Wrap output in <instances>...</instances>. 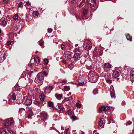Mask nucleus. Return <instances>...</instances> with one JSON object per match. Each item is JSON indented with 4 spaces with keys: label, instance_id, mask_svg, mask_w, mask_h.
<instances>
[{
    "label": "nucleus",
    "instance_id": "11",
    "mask_svg": "<svg viewBox=\"0 0 134 134\" xmlns=\"http://www.w3.org/2000/svg\"><path fill=\"white\" fill-rule=\"evenodd\" d=\"M80 53H75L72 58H74L75 60H77L80 58Z\"/></svg>",
    "mask_w": 134,
    "mask_h": 134
},
{
    "label": "nucleus",
    "instance_id": "41",
    "mask_svg": "<svg viewBox=\"0 0 134 134\" xmlns=\"http://www.w3.org/2000/svg\"><path fill=\"white\" fill-rule=\"evenodd\" d=\"M76 107L78 108H80L81 107V105L79 103H76Z\"/></svg>",
    "mask_w": 134,
    "mask_h": 134
},
{
    "label": "nucleus",
    "instance_id": "37",
    "mask_svg": "<svg viewBox=\"0 0 134 134\" xmlns=\"http://www.w3.org/2000/svg\"><path fill=\"white\" fill-rule=\"evenodd\" d=\"M103 121H100L99 122V125L100 126H102L103 124Z\"/></svg>",
    "mask_w": 134,
    "mask_h": 134
},
{
    "label": "nucleus",
    "instance_id": "23",
    "mask_svg": "<svg viewBox=\"0 0 134 134\" xmlns=\"http://www.w3.org/2000/svg\"><path fill=\"white\" fill-rule=\"evenodd\" d=\"M55 96L59 100H60L62 97V96L61 94H55Z\"/></svg>",
    "mask_w": 134,
    "mask_h": 134
},
{
    "label": "nucleus",
    "instance_id": "21",
    "mask_svg": "<svg viewBox=\"0 0 134 134\" xmlns=\"http://www.w3.org/2000/svg\"><path fill=\"white\" fill-rule=\"evenodd\" d=\"M67 113L69 115H72L74 113L73 110L72 109L68 110Z\"/></svg>",
    "mask_w": 134,
    "mask_h": 134
},
{
    "label": "nucleus",
    "instance_id": "39",
    "mask_svg": "<svg viewBox=\"0 0 134 134\" xmlns=\"http://www.w3.org/2000/svg\"><path fill=\"white\" fill-rule=\"evenodd\" d=\"M111 97L112 98H114L115 97V94L114 93H110Z\"/></svg>",
    "mask_w": 134,
    "mask_h": 134
},
{
    "label": "nucleus",
    "instance_id": "44",
    "mask_svg": "<svg viewBox=\"0 0 134 134\" xmlns=\"http://www.w3.org/2000/svg\"><path fill=\"white\" fill-rule=\"evenodd\" d=\"M43 75L44 74L45 76H46L48 75V73H46L45 71H43Z\"/></svg>",
    "mask_w": 134,
    "mask_h": 134
},
{
    "label": "nucleus",
    "instance_id": "30",
    "mask_svg": "<svg viewBox=\"0 0 134 134\" xmlns=\"http://www.w3.org/2000/svg\"><path fill=\"white\" fill-rule=\"evenodd\" d=\"M80 50L78 48H76L74 50V52L76 53H77L80 52Z\"/></svg>",
    "mask_w": 134,
    "mask_h": 134
},
{
    "label": "nucleus",
    "instance_id": "60",
    "mask_svg": "<svg viewBox=\"0 0 134 134\" xmlns=\"http://www.w3.org/2000/svg\"><path fill=\"white\" fill-rule=\"evenodd\" d=\"M78 44H75V46L76 47H77L78 46Z\"/></svg>",
    "mask_w": 134,
    "mask_h": 134
},
{
    "label": "nucleus",
    "instance_id": "27",
    "mask_svg": "<svg viewBox=\"0 0 134 134\" xmlns=\"http://www.w3.org/2000/svg\"><path fill=\"white\" fill-rule=\"evenodd\" d=\"M86 59L85 58L83 57L81 59L80 62L81 63L83 64L86 63Z\"/></svg>",
    "mask_w": 134,
    "mask_h": 134
},
{
    "label": "nucleus",
    "instance_id": "61",
    "mask_svg": "<svg viewBox=\"0 0 134 134\" xmlns=\"http://www.w3.org/2000/svg\"><path fill=\"white\" fill-rule=\"evenodd\" d=\"M71 117L73 118V117H76V116H75L74 115H72Z\"/></svg>",
    "mask_w": 134,
    "mask_h": 134
},
{
    "label": "nucleus",
    "instance_id": "57",
    "mask_svg": "<svg viewBox=\"0 0 134 134\" xmlns=\"http://www.w3.org/2000/svg\"><path fill=\"white\" fill-rule=\"evenodd\" d=\"M63 82L65 83L66 82V81L65 80H64L63 81Z\"/></svg>",
    "mask_w": 134,
    "mask_h": 134
},
{
    "label": "nucleus",
    "instance_id": "59",
    "mask_svg": "<svg viewBox=\"0 0 134 134\" xmlns=\"http://www.w3.org/2000/svg\"><path fill=\"white\" fill-rule=\"evenodd\" d=\"M71 92H69V94H68L67 95L68 96H69V95H71Z\"/></svg>",
    "mask_w": 134,
    "mask_h": 134
},
{
    "label": "nucleus",
    "instance_id": "53",
    "mask_svg": "<svg viewBox=\"0 0 134 134\" xmlns=\"http://www.w3.org/2000/svg\"><path fill=\"white\" fill-rule=\"evenodd\" d=\"M110 109H112V111L114 110V108L112 107H110Z\"/></svg>",
    "mask_w": 134,
    "mask_h": 134
},
{
    "label": "nucleus",
    "instance_id": "63",
    "mask_svg": "<svg viewBox=\"0 0 134 134\" xmlns=\"http://www.w3.org/2000/svg\"><path fill=\"white\" fill-rule=\"evenodd\" d=\"M1 29H0V34H1Z\"/></svg>",
    "mask_w": 134,
    "mask_h": 134
},
{
    "label": "nucleus",
    "instance_id": "58",
    "mask_svg": "<svg viewBox=\"0 0 134 134\" xmlns=\"http://www.w3.org/2000/svg\"><path fill=\"white\" fill-rule=\"evenodd\" d=\"M29 66L31 68V69H33L32 66L31 64L30 65H29Z\"/></svg>",
    "mask_w": 134,
    "mask_h": 134
},
{
    "label": "nucleus",
    "instance_id": "42",
    "mask_svg": "<svg viewBox=\"0 0 134 134\" xmlns=\"http://www.w3.org/2000/svg\"><path fill=\"white\" fill-rule=\"evenodd\" d=\"M39 14L36 11L34 12V15L35 16H38V15Z\"/></svg>",
    "mask_w": 134,
    "mask_h": 134
},
{
    "label": "nucleus",
    "instance_id": "51",
    "mask_svg": "<svg viewBox=\"0 0 134 134\" xmlns=\"http://www.w3.org/2000/svg\"><path fill=\"white\" fill-rule=\"evenodd\" d=\"M48 32L49 33H51L52 32V30L50 28V29H49L48 30Z\"/></svg>",
    "mask_w": 134,
    "mask_h": 134
},
{
    "label": "nucleus",
    "instance_id": "5",
    "mask_svg": "<svg viewBox=\"0 0 134 134\" xmlns=\"http://www.w3.org/2000/svg\"><path fill=\"white\" fill-rule=\"evenodd\" d=\"M110 106H102L99 108V113H101L102 111H104L106 114V112L108 110H110Z\"/></svg>",
    "mask_w": 134,
    "mask_h": 134
},
{
    "label": "nucleus",
    "instance_id": "4",
    "mask_svg": "<svg viewBox=\"0 0 134 134\" xmlns=\"http://www.w3.org/2000/svg\"><path fill=\"white\" fill-rule=\"evenodd\" d=\"M86 1L91 7L95 6V8H97V5L96 6V0H86Z\"/></svg>",
    "mask_w": 134,
    "mask_h": 134
},
{
    "label": "nucleus",
    "instance_id": "46",
    "mask_svg": "<svg viewBox=\"0 0 134 134\" xmlns=\"http://www.w3.org/2000/svg\"><path fill=\"white\" fill-rule=\"evenodd\" d=\"M68 129H66L64 131V134H68Z\"/></svg>",
    "mask_w": 134,
    "mask_h": 134
},
{
    "label": "nucleus",
    "instance_id": "28",
    "mask_svg": "<svg viewBox=\"0 0 134 134\" xmlns=\"http://www.w3.org/2000/svg\"><path fill=\"white\" fill-rule=\"evenodd\" d=\"M48 105L50 107H52L53 105V103L52 102H49L47 103Z\"/></svg>",
    "mask_w": 134,
    "mask_h": 134
},
{
    "label": "nucleus",
    "instance_id": "36",
    "mask_svg": "<svg viewBox=\"0 0 134 134\" xmlns=\"http://www.w3.org/2000/svg\"><path fill=\"white\" fill-rule=\"evenodd\" d=\"M84 85V83L83 82H78V83L77 85L79 86H83Z\"/></svg>",
    "mask_w": 134,
    "mask_h": 134
},
{
    "label": "nucleus",
    "instance_id": "33",
    "mask_svg": "<svg viewBox=\"0 0 134 134\" xmlns=\"http://www.w3.org/2000/svg\"><path fill=\"white\" fill-rule=\"evenodd\" d=\"M13 18V19L15 20H18V14H15Z\"/></svg>",
    "mask_w": 134,
    "mask_h": 134
},
{
    "label": "nucleus",
    "instance_id": "14",
    "mask_svg": "<svg viewBox=\"0 0 134 134\" xmlns=\"http://www.w3.org/2000/svg\"><path fill=\"white\" fill-rule=\"evenodd\" d=\"M92 61L91 59L89 58H88L86 60L85 64L88 66H90L92 64Z\"/></svg>",
    "mask_w": 134,
    "mask_h": 134
},
{
    "label": "nucleus",
    "instance_id": "9",
    "mask_svg": "<svg viewBox=\"0 0 134 134\" xmlns=\"http://www.w3.org/2000/svg\"><path fill=\"white\" fill-rule=\"evenodd\" d=\"M5 54L2 52H0V63L2 62L5 59Z\"/></svg>",
    "mask_w": 134,
    "mask_h": 134
},
{
    "label": "nucleus",
    "instance_id": "38",
    "mask_svg": "<svg viewBox=\"0 0 134 134\" xmlns=\"http://www.w3.org/2000/svg\"><path fill=\"white\" fill-rule=\"evenodd\" d=\"M61 49L63 50H65V47L64 45L63 44L61 45Z\"/></svg>",
    "mask_w": 134,
    "mask_h": 134
},
{
    "label": "nucleus",
    "instance_id": "2",
    "mask_svg": "<svg viewBox=\"0 0 134 134\" xmlns=\"http://www.w3.org/2000/svg\"><path fill=\"white\" fill-rule=\"evenodd\" d=\"M44 79V77L43 75V73L42 72H40L38 73L37 75L35 80V82L36 83H38L40 81H41V83L42 84Z\"/></svg>",
    "mask_w": 134,
    "mask_h": 134
},
{
    "label": "nucleus",
    "instance_id": "3",
    "mask_svg": "<svg viewBox=\"0 0 134 134\" xmlns=\"http://www.w3.org/2000/svg\"><path fill=\"white\" fill-rule=\"evenodd\" d=\"M83 47L85 50H88L91 49L92 47V44L90 41L88 40H86L84 41Z\"/></svg>",
    "mask_w": 134,
    "mask_h": 134
},
{
    "label": "nucleus",
    "instance_id": "56",
    "mask_svg": "<svg viewBox=\"0 0 134 134\" xmlns=\"http://www.w3.org/2000/svg\"><path fill=\"white\" fill-rule=\"evenodd\" d=\"M3 2L4 3H7V2H8V0H3Z\"/></svg>",
    "mask_w": 134,
    "mask_h": 134
},
{
    "label": "nucleus",
    "instance_id": "22",
    "mask_svg": "<svg viewBox=\"0 0 134 134\" xmlns=\"http://www.w3.org/2000/svg\"><path fill=\"white\" fill-rule=\"evenodd\" d=\"M130 75L131 76V78L132 79L134 78V70H132L130 72Z\"/></svg>",
    "mask_w": 134,
    "mask_h": 134
},
{
    "label": "nucleus",
    "instance_id": "13",
    "mask_svg": "<svg viewBox=\"0 0 134 134\" xmlns=\"http://www.w3.org/2000/svg\"><path fill=\"white\" fill-rule=\"evenodd\" d=\"M27 113L29 116L28 117H31L33 115L32 110L30 108H28Z\"/></svg>",
    "mask_w": 134,
    "mask_h": 134
},
{
    "label": "nucleus",
    "instance_id": "34",
    "mask_svg": "<svg viewBox=\"0 0 134 134\" xmlns=\"http://www.w3.org/2000/svg\"><path fill=\"white\" fill-rule=\"evenodd\" d=\"M42 40H41L40 41V42H41V43H40V45L42 47H44L43 44L44 43V42H42Z\"/></svg>",
    "mask_w": 134,
    "mask_h": 134
},
{
    "label": "nucleus",
    "instance_id": "19",
    "mask_svg": "<svg viewBox=\"0 0 134 134\" xmlns=\"http://www.w3.org/2000/svg\"><path fill=\"white\" fill-rule=\"evenodd\" d=\"M119 75V72L116 71H114L113 73V76L115 77H117Z\"/></svg>",
    "mask_w": 134,
    "mask_h": 134
},
{
    "label": "nucleus",
    "instance_id": "40",
    "mask_svg": "<svg viewBox=\"0 0 134 134\" xmlns=\"http://www.w3.org/2000/svg\"><path fill=\"white\" fill-rule=\"evenodd\" d=\"M6 22L5 20H3L2 21L1 23V25L2 26L6 24Z\"/></svg>",
    "mask_w": 134,
    "mask_h": 134
},
{
    "label": "nucleus",
    "instance_id": "54",
    "mask_svg": "<svg viewBox=\"0 0 134 134\" xmlns=\"http://www.w3.org/2000/svg\"><path fill=\"white\" fill-rule=\"evenodd\" d=\"M132 123V122L131 121H128L127 122V124L128 125H130Z\"/></svg>",
    "mask_w": 134,
    "mask_h": 134
},
{
    "label": "nucleus",
    "instance_id": "43",
    "mask_svg": "<svg viewBox=\"0 0 134 134\" xmlns=\"http://www.w3.org/2000/svg\"><path fill=\"white\" fill-rule=\"evenodd\" d=\"M97 90L96 89H95L93 91V92L94 93V94H95L96 93H97Z\"/></svg>",
    "mask_w": 134,
    "mask_h": 134
},
{
    "label": "nucleus",
    "instance_id": "1",
    "mask_svg": "<svg viewBox=\"0 0 134 134\" xmlns=\"http://www.w3.org/2000/svg\"><path fill=\"white\" fill-rule=\"evenodd\" d=\"M88 77L89 81L92 83L96 82L98 77L97 74L93 71H91L89 72Z\"/></svg>",
    "mask_w": 134,
    "mask_h": 134
},
{
    "label": "nucleus",
    "instance_id": "12",
    "mask_svg": "<svg viewBox=\"0 0 134 134\" xmlns=\"http://www.w3.org/2000/svg\"><path fill=\"white\" fill-rule=\"evenodd\" d=\"M88 13V11L87 10L85 9H84L83 10V12L82 13V19H86L87 18L86 15Z\"/></svg>",
    "mask_w": 134,
    "mask_h": 134
},
{
    "label": "nucleus",
    "instance_id": "31",
    "mask_svg": "<svg viewBox=\"0 0 134 134\" xmlns=\"http://www.w3.org/2000/svg\"><path fill=\"white\" fill-rule=\"evenodd\" d=\"M110 93H114V91L113 86L112 85L110 86Z\"/></svg>",
    "mask_w": 134,
    "mask_h": 134
},
{
    "label": "nucleus",
    "instance_id": "50",
    "mask_svg": "<svg viewBox=\"0 0 134 134\" xmlns=\"http://www.w3.org/2000/svg\"><path fill=\"white\" fill-rule=\"evenodd\" d=\"M23 3L22 2H20L19 4H18V7H19L21 6L22 5Z\"/></svg>",
    "mask_w": 134,
    "mask_h": 134
},
{
    "label": "nucleus",
    "instance_id": "20",
    "mask_svg": "<svg viewBox=\"0 0 134 134\" xmlns=\"http://www.w3.org/2000/svg\"><path fill=\"white\" fill-rule=\"evenodd\" d=\"M104 66L106 68H110L111 67V65L108 63H107L105 64Z\"/></svg>",
    "mask_w": 134,
    "mask_h": 134
},
{
    "label": "nucleus",
    "instance_id": "24",
    "mask_svg": "<svg viewBox=\"0 0 134 134\" xmlns=\"http://www.w3.org/2000/svg\"><path fill=\"white\" fill-rule=\"evenodd\" d=\"M34 104L37 105L39 107H41L42 105L40 104L39 102L37 101H35L34 102Z\"/></svg>",
    "mask_w": 134,
    "mask_h": 134
},
{
    "label": "nucleus",
    "instance_id": "47",
    "mask_svg": "<svg viewBox=\"0 0 134 134\" xmlns=\"http://www.w3.org/2000/svg\"><path fill=\"white\" fill-rule=\"evenodd\" d=\"M30 5V2L29 1L27 2L26 3V5H27L29 6Z\"/></svg>",
    "mask_w": 134,
    "mask_h": 134
},
{
    "label": "nucleus",
    "instance_id": "32",
    "mask_svg": "<svg viewBox=\"0 0 134 134\" xmlns=\"http://www.w3.org/2000/svg\"><path fill=\"white\" fill-rule=\"evenodd\" d=\"M11 98L13 100H15L16 99V95L15 94L13 93L12 94L11 97Z\"/></svg>",
    "mask_w": 134,
    "mask_h": 134
},
{
    "label": "nucleus",
    "instance_id": "16",
    "mask_svg": "<svg viewBox=\"0 0 134 134\" xmlns=\"http://www.w3.org/2000/svg\"><path fill=\"white\" fill-rule=\"evenodd\" d=\"M53 89V87L52 86H49L48 87H47L45 90V91L46 92H48L52 90Z\"/></svg>",
    "mask_w": 134,
    "mask_h": 134
},
{
    "label": "nucleus",
    "instance_id": "35",
    "mask_svg": "<svg viewBox=\"0 0 134 134\" xmlns=\"http://www.w3.org/2000/svg\"><path fill=\"white\" fill-rule=\"evenodd\" d=\"M44 63L45 64H47L48 63V59L46 58L44 59Z\"/></svg>",
    "mask_w": 134,
    "mask_h": 134
},
{
    "label": "nucleus",
    "instance_id": "8",
    "mask_svg": "<svg viewBox=\"0 0 134 134\" xmlns=\"http://www.w3.org/2000/svg\"><path fill=\"white\" fill-rule=\"evenodd\" d=\"M68 52H65L63 55V58L65 59H69L70 58L71 55Z\"/></svg>",
    "mask_w": 134,
    "mask_h": 134
},
{
    "label": "nucleus",
    "instance_id": "29",
    "mask_svg": "<svg viewBox=\"0 0 134 134\" xmlns=\"http://www.w3.org/2000/svg\"><path fill=\"white\" fill-rule=\"evenodd\" d=\"M70 87L69 86H64V90L65 91H68L70 89Z\"/></svg>",
    "mask_w": 134,
    "mask_h": 134
},
{
    "label": "nucleus",
    "instance_id": "45",
    "mask_svg": "<svg viewBox=\"0 0 134 134\" xmlns=\"http://www.w3.org/2000/svg\"><path fill=\"white\" fill-rule=\"evenodd\" d=\"M106 82L108 83H112V81L110 80H106Z\"/></svg>",
    "mask_w": 134,
    "mask_h": 134
},
{
    "label": "nucleus",
    "instance_id": "17",
    "mask_svg": "<svg viewBox=\"0 0 134 134\" xmlns=\"http://www.w3.org/2000/svg\"><path fill=\"white\" fill-rule=\"evenodd\" d=\"M32 101L31 100L28 99L26 100L25 102V104L26 105H29L32 103Z\"/></svg>",
    "mask_w": 134,
    "mask_h": 134
},
{
    "label": "nucleus",
    "instance_id": "10",
    "mask_svg": "<svg viewBox=\"0 0 134 134\" xmlns=\"http://www.w3.org/2000/svg\"><path fill=\"white\" fill-rule=\"evenodd\" d=\"M34 61L35 63H34V65L37 66L38 64L40 62V60L38 57H34Z\"/></svg>",
    "mask_w": 134,
    "mask_h": 134
},
{
    "label": "nucleus",
    "instance_id": "62",
    "mask_svg": "<svg viewBox=\"0 0 134 134\" xmlns=\"http://www.w3.org/2000/svg\"><path fill=\"white\" fill-rule=\"evenodd\" d=\"M111 0V1L112 2H114L116 0Z\"/></svg>",
    "mask_w": 134,
    "mask_h": 134
},
{
    "label": "nucleus",
    "instance_id": "18",
    "mask_svg": "<svg viewBox=\"0 0 134 134\" xmlns=\"http://www.w3.org/2000/svg\"><path fill=\"white\" fill-rule=\"evenodd\" d=\"M41 116L42 117H47L48 116L47 113L45 112H42L41 113Z\"/></svg>",
    "mask_w": 134,
    "mask_h": 134
},
{
    "label": "nucleus",
    "instance_id": "52",
    "mask_svg": "<svg viewBox=\"0 0 134 134\" xmlns=\"http://www.w3.org/2000/svg\"><path fill=\"white\" fill-rule=\"evenodd\" d=\"M71 118L72 121L77 120V118Z\"/></svg>",
    "mask_w": 134,
    "mask_h": 134
},
{
    "label": "nucleus",
    "instance_id": "48",
    "mask_svg": "<svg viewBox=\"0 0 134 134\" xmlns=\"http://www.w3.org/2000/svg\"><path fill=\"white\" fill-rule=\"evenodd\" d=\"M23 19L24 20H26V21H29L30 19L26 17V16H25V19Z\"/></svg>",
    "mask_w": 134,
    "mask_h": 134
},
{
    "label": "nucleus",
    "instance_id": "7",
    "mask_svg": "<svg viewBox=\"0 0 134 134\" xmlns=\"http://www.w3.org/2000/svg\"><path fill=\"white\" fill-rule=\"evenodd\" d=\"M13 120L12 118H10L6 120L5 125L7 126H9L11 124H13Z\"/></svg>",
    "mask_w": 134,
    "mask_h": 134
},
{
    "label": "nucleus",
    "instance_id": "49",
    "mask_svg": "<svg viewBox=\"0 0 134 134\" xmlns=\"http://www.w3.org/2000/svg\"><path fill=\"white\" fill-rule=\"evenodd\" d=\"M12 42V41H9L7 42V44L8 45H10L11 43Z\"/></svg>",
    "mask_w": 134,
    "mask_h": 134
},
{
    "label": "nucleus",
    "instance_id": "64",
    "mask_svg": "<svg viewBox=\"0 0 134 134\" xmlns=\"http://www.w3.org/2000/svg\"><path fill=\"white\" fill-rule=\"evenodd\" d=\"M20 109H23L24 110H25V109H24V108H20Z\"/></svg>",
    "mask_w": 134,
    "mask_h": 134
},
{
    "label": "nucleus",
    "instance_id": "25",
    "mask_svg": "<svg viewBox=\"0 0 134 134\" xmlns=\"http://www.w3.org/2000/svg\"><path fill=\"white\" fill-rule=\"evenodd\" d=\"M126 38L128 40H129L130 41H132V36H130L129 34H128L126 36Z\"/></svg>",
    "mask_w": 134,
    "mask_h": 134
},
{
    "label": "nucleus",
    "instance_id": "55",
    "mask_svg": "<svg viewBox=\"0 0 134 134\" xmlns=\"http://www.w3.org/2000/svg\"><path fill=\"white\" fill-rule=\"evenodd\" d=\"M3 102L5 104H6L7 103V101L6 100H3Z\"/></svg>",
    "mask_w": 134,
    "mask_h": 134
},
{
    "label": "nucleus",
    "instance_id": "6",
    "mask_svg": "<svg viewBox=\"0 0 134 134\" xmlns=\"http://www.w3.org/2000/svg\"><path fill=\"white\" fill-rule=\"evenodd\" d=\"M12 132L9 129H4L1 130L0 134H12Z\"/></svg>",
    "mask_w": 134,
    "mask_h": 134
},
{
    "label": "nucleus",
    "instance_id": "15",
    "mask_svg": "<svg viewBox=\"0 0 134 134\" xmlns=\"http://www.w3.org/2000/svg\"><path fill=\"white\" fill-rule=\"evenodd\" d=\"M57 109L58 110L60 111L61 112H63L65 110L64 108L62 106L60 105H59L58 106V108Z\"/></svg>",
    "mask_w": 134,
    "mask_h": 134
},
{
    "label": "nucleus",
    "instance_id": "26",
    "mask_svg": "<svg viewBox=\"0 0 134 134\" xmlns=\"http://www.w3.org/2000/svg\"><path fill=\"white\" fill-rule=\"evenodd\" d=\"M40 98L41 101H44L45 98V97L43 95H41L40 96Z\"/></svg>",
    "mask_w": 134,
    "mask_h": 134
}]
</instances>
